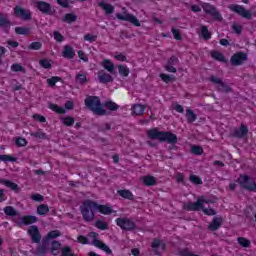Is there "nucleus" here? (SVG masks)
Listing matches in <instances>:
<instances>
[{"label":"nucleus","instance_id":"nucleus-53","mask_svg":"<svg viewBox=\"0 0 256 256\" xmlns=\"http://www.w3.org/2000/svg\"><path fill=\"white\" fill-rule=\"evenodd\" d=\"M114 59H116V61L125 62V61H127V56H125V54H123V53H116V54H114Z\"/></svg>","mask_w":256,"mask_h":256},{"label":"nucleus","instance_id":"nucleus-31","mask_svg":"<svg viewBox=\"0 0 256 256\" xmlns=\"http://www.w3.org/2000/svg\"><path fill=\"white\" fill-rule=\"evenodd\" d=\"M118 195L123 197V199H129L130 201L133 199V193L129 190H119Z\"/></svg>","mask_w":256,"mask_h":256},{"label":"nucleus","instance_id":"nucleus-24","mask_svg":"<svg viewBox=\"0 0 256 256\" xmlns=\"http://www.w3.org/2000/svg\"><path fill=\"white\" fill-rule=\"evenodd\" d=\"M33 223H37V217L35 216H24L20 218L21 225H31Z\"/></svg>","mask_w":256,"mask_h":256},{"label":"nucleus","instance_id":"nucleus-37","mask_svg":"<svg viewBox=\"0 0 256 256\" xmlns=\"http://www.w3.org/2000/svg\"><path fill=\"white\" fill-rule=\"evenodd\" d=\"M31 137H35L36 139H47V134L43 132V130H37L36 132L30 133Z\"/></svg>","mask_w":256,"mask_h":256},{"label":"nucleus","instance_id":"nucleus-42","mask_svg":"<svg viewBox=\"0 0 256 256\" xmlns=\"http://www.w3.org/2000/svg\"><path fill=\"white\" fill-rule=\"evenodd\" d=\"M59 81H61V77L59 76H53L52 78L47 79V83L50 87H55V84L59 83Z\"/></svg>","mask_w":256,"mask_h":256},{"label":"nucleus","instance_id":"nucleus-23","mask_svg":"<svg viewBox=\"0 0 256 256\" xmlns=\"http://www.w3.org/2000/svg\"><path fill=\"white\" fill-rule=\"evenodd\" d=\"M101 65L106 69V71H108V73H113V71H115V64L109 59H104Z\"/></svg>","mask_w":256,"mask_h":256},{"label":"nucleus","instance_id":"nucleus-60","mask_svg":"<svg viewBox=\"0 0 256 256\" xmlns=\"http://www.w3.org/2000/svg\"><path fill=\"white\" fill-rule=\"evenodd\" d=\"M78 57L79 59H81L82 61H84V63H87L89 61V58L87 57V55L85 54V52L83 51H78Z\"/></svg>","mask_w":256,"mask_h":256},{"label":"nucleus","instance_id":"nucleus-7","mask_svg":"<svg viewBox=\"0 0 256 256\" xmlns=\"http://www.w3.org/2000/svg\"><path fill=\"white\" fill-rule=\"evenodd\" d=\"M116 17L120 20V21H128V23H131L132 25H134L135 27H141V22H139V20L137 19V17H135V15L133 14H129L127 12V10L123 9L122 12L117 13Z\"/></svg>","mask_w":256,"mask_h":256},{"label":"nucleus","instance_id":"nucleus-58","mask_svg":"<svg viewBox=\"0 0 256 256\" xmlns=\"http://www.w3.org/2000/svg\"><path fill=\"white\" fill-rule=\"evenodd\" d=\"M210 81L211 83H214V85H217V87H219V85L223 82L221 78H217L215 76H211Z\"/></svg>","mask_w":256,"mask_h":256},{"label":"nucleus","instance_id":"nucleus-26","mask_svg":"<svg viewBox=\"0 0 256 256\" xmlns=\"http://www.w3.org/2000/svg\"><path fill=\"white\" fill-rule=\"evenodd\" d=\"M249 133L247 126L241 124L240 128L234 132L235 137H245Z\"/></svg>","mask_w":256,"mask_h":256},{"label":"nucleus","instance_id":"nucleus-50","mask_svg":"<svg viewBox=\"0 0 256 256\" xmlns=\"http://www.w3.org/2000/svg\"><path fill=\"white\" fill-rule=\"evenodd\" d=\"M238 243L242 247H249L251 245V241L247 240V238L240 237L238 238Z\"/></svg>","mask_w":256,"mask_h":256},{"label":"nucleus","instance_id":"nucleus-14","mask_svg":"<svg viewBox=\"0 0 256 256\" xmlns=\"http://www.w3.org/2000/svg\"><path fill=\"white\" fill-rule=\"evenodd\" d=\"M36 7L38 10L41 11V13H44V15H51V4L43 1L36 2Z\"/></svg>","mask_w":256,"mask_h":256},{"label":"nucleus","instance_id":"nucleus-27","mask_svg":"<svg viewBox=\"0 0 256 256\" xmlns=\"http://www.w3.org/2000/svg\"><path fill=\"white\" fill-rule=\"evenodd\" d=\"M76 83H79V85H85L87 83V73L85 72H79L76 74Z\"/></svg>","mask_w":256,"mask_h":256},{"label":"nucleus","instance_id":"nucleus-54","mask_svg":"<svg viewBox=\"0 0 256 256\" xmlns=\"http://www.w3.org/2000/svg\"><path fill=\"white\" fill-rule=\"evenodd\" d=\"M9 25V20H7V16L0 15V27H7Z\"/></svg>","mask_w":256,"mask_h":256},{"label":"nucleus","instance_id":"nucleus-48","mask_svg":"<svg viewBox=\"0 0 256 256\" xmlns=\"http://www.w3.org/2000/svg\"><path fill=\"white\" fill-rule=\"evenodd\" d=\"M191 153L194 155H203V148L201 146H192Z\"/></svg>","mask_w":256,"mask_h":256},{"label":"nucleus","instance_id":"nucleus-12","mask_svg":"<svg viewBox=\"0 0 256 256\" xmlns=\"http://www.w3.org/2000/svg\"><path fill=\"white\" fill-rule=\"evenodd\" d=\"M244 61H247V54L243 52H237L231 57L232 65L238 66L244 63Z\"/></svg>","mask_w":256,"mask_h":256},{"label":"nucleus","instance_id":"nucleus-52","mask_svg":"<svg viewBox=\"0 0 256 256\" xmlns=\"http://www.w3.org/2000/svg\"><path fill=\"white\" fill-rule=\"evenodd\" d=\"M84 40H85V41H89V43H95V41H97V35L86 34V35L84 36Z\"/></svg>","mask_w":256,"mask_h":256},{"label":"nucleus","instance_id":"nucleus-15","mask_svg":"<svg viewBox=\"0 0 256 256\" xmlns=\"http://www.w3.org/2000/svg\"><path fill=\"white\" fill-rule=\"evenodd\" d=\"M98 81L101 83H113V76L105 72V70H101L98 72Z\"/></svg>","mask_w":256,"mask_h":256},{"label":"nucleus","instance_id":"nucleus-22","mask_svg":"<svg viewBox=\"0 0 256 256\" xmlns=\"http://www.w3.org/2000/svg\"><path fill=\"white\" fill-rule=\"evenodd\" d=\"M96 211H99L102 215H111L113 209L107 205H99L96 203Z\"/></svg>","mask_w":256,"mask_h":256},{"label":"nucleus","instance_id":"nucleus-19","mask_svg":"<svg viewBox=\"0 0 256 256\" xmlns=\"http://www.w3.org/2000/svg\"><path fill=\"white\" fill-rule=\"evenodd\" d=\"M141 181L147 187H151L153 185H156V183H157V179L154 176H151V175L142 176Z\"/></svg>","mask_w":256,"mask_h":256},{"label":"nucleus","instance_id":"nucleus-33","mask_svg":"<svg viewBox=\"0 0 256 256\" xmlns=\"http://www.w3.org/2000/svg\"><path fill=\"white\" fill-rule=\"evenodd\" d=\"M15 33H17V35H29L31 33V29L27 27H16Z\"/></svg>","mask_w":256,"mask_h":256},{"label":"nucleus","instance_id":"nucleus-41","mask_svg":"<svg viewBox=\"0 0 256 256\" xmlns=\"http://www.w3.org/2000/svg\"><path fill=\"white\" fill-rule=\"evenodd\" d=\"M201 36L203 37V39H211V32H209V30L207 29V26H202L201 27Z\"/></svg>","mask_w":256,"mask_h":256},{"label":"nucleus","instance_id":"nucleus-11","mask_svg":"<svg viewBox=\"0 0 256 256\" xmlns=\"http://www.w3.org/2000/svg\"><path fill=\"white\" fill-rule=\"evenodd\" d=\"M14 15L19 19H23V21H29V19H31V11L22 8L21 6H16L14 8Z\"/></svg>","mask_w":256,"mask_h":256},{"label":"nucleus","instance_id":"nucleus-47","mask_svg":"<svg viewBox=\"0 0 256 256\" xmlns=\"http://www.w3.org/2000/svg\"><path fill=\"white\" fill-rule=\"evenodd\" d=\"M190 181H191V183H194V185H202L203 184V180H201V178H199V176H197V175H191Z\"/></svg>","mask_w":256,"mask_h":256},{"label":"nucleus","instance_id":"nucleus-56","mask_svg":"<svg viewBox=\"0 0 256 256\" xmlns=\"http://www.w3.org/2000/svg\"><path fill=\"white\" fill-rule=\"evenodd\" d=\"M33 119L34 121H38L39 123H45L47 121V119L40 114H34Z\"/></svg>","mask_w":256,"mask_h":256},{"label":"nucleus","instance_id":"nucleus-2","mask_svg":"<svg viewBox=\"0 0 256 256\" xmlns=\"http://www.w3.org/2000/svg\"><path fill=\"white\" fill-rule=\"evenodd\" d=\"M85 105L90 111L94 113V115H107V111L103 109V105H101V100L97 96H88L85 99Z\"/></svg>","mask_w":256,"mask_h":256},{"label":"nucleus","instance_id":"nucleus-38","mask_svg":"<svg viewBox=\"0 0 256 256\" xmlns=\"http://www.w3.org/2000/svg\"><path fill=\"white\" fill-rule=\"evenodd\" d=\"M60 249H61V243H59L57 241L52 242V247H51L52 255H59Z\"/></svg>","mask_w":256,"mask_h":256},{"label":"nucleus","instance_id":"nucleus-34","mask_svg":"<svg viewBox=\"0 0 256 256\" xmlns=\"http://www.w3.org/2000/svg\"><path fill=\"white\" fill-rule=\"evenodd\" d=\"M49 109H51L55 113H59L60 115H64V113H66L65 108L60 107V106H58L56 104H50L49 105Z\"/></svg>","mask_w":256,"mask_h":256},{"label":"nucleus","instance_id":"nucleus-3","mask_svg":"<svg viewBox=\"0 0 256 256\" xmlns=\"http://www.w3.org/2000/svg\"><path fill=\"white\" fill-rule=\"evenodd\" d=\"M149 139H158V141H166L167 143H177V136L171 132H161L157 128L148 130Z\"/></svg>","mask_w":256,"mask_h":256},{"label":"nucleus","instance_id":"nucleus-40","mask_svg":"<svg viewBox=\"0 0 256 256\" xmlns=\"http://www.w3.org/2000/svg\"><path fill=\"white\" fill-rule=\"evenodd\" d=\"M104 107H106V109H109V111H117L119 109V105L111 101L105 102Z\"/></svg>","mask_w":256,"mask_h":256},{"label":"nucleus","instance_id":"nucleus-45","mask_svg":"<svg viewBox=\"0 0 256 256\" xmlns=\"http://www.w3.org/2000/svg\"><path fill=\"white\" fill-rule=\"evenodd\" d=\"M160 78L164 83H171V81H175V77L167 74H160Z\"/></svg>","mask_w":256,"mask_h":256},{"label":"nucleus","instance_id":"nucleus-61","mask_svg":"<svg viewBox=\"0 0 256 256\" xmlns=\"http://www.w3.org/2000/svg\"><path fill=\"white\" fill-rule=\"evenodd\" d=\"M62 256H73V253H71V248L68 246L62 248Z\"/></svg>","mask_w":256,"mask_h":256},{"label":"nucleus","instance_id":"nucleus-16","mask_svg":"<svg viewBox=\"0 0 256 256\" xmlns=\"http://www.w3.org/2000/svg\"><path fill=\"white\" fill-rule=\"evenodd\" d=\"M152 249L156 253V255H159L162 251H165V244L163 241L159 239H155L152 242Z\"/></svg>","mask_w":256,"mask_h":256},{"label":"nucleus","instance_id":"nucleus-30","mask_svg":"<svg viewBox=\"0 0 256 256\" xmlns=\"http://www.w3.org/2000/svg\"><path fill=\"white\" fill-rule=\"evenodd\" d=\"M186 119L188 123H194V121H197V115L195 112H193V110L188 109L186 110Z\"/></svg>","mask_w":256,"mask_h":256},{"label":"nucleus","instance_id":"nucleus-25","mask_svg":"<svg viewBox=\"0 0 256 256\" xmlns=\"http://www.w3.org/2000/svg\"><path fill=\"white\" fill-rule=\"evenodd\" d=\"M146 107L142 104H134L132 106V115H143L145 112Z\"/></svg>","mask_w":256,"mask_h":256},{"label":"nucleus","instance_id":"nucleus-63","mask_svg":"<svg viewBox=\"0 0 256 256\" xmlns=\"http://www.w3.org/2000/svg\"><path fill=\"white\" fill-rule=\"evenodd\" d=\"M172 34L174 35V39L181 41V32L179 30L172 28Z\"/></svg>","mask_w":256,"mask_h":256},{"label":"nucleus","instance_id":"nucleus-55","mask_svg":"<svg viewBox=\"0 0 256 256\" xmlns=\"http://www.w3.org/2000/svg\"><path fill=\"white\" fill-rule=\"evenodd\" d=\"M0 161H11V162H15L17 161V159L13 158L11 155H0Z\"/></svg>","mask_w":256,"mask_h":256},{"label":"nucleus","instance_id":"nucleus-5","mask_svg":"<svg viewBox=\"0 0 256 256\" xmlns=\"http://www.w3.org/2000/svg\"><path fill=\"white\" fill-rule=\"evenodd\" d=\"M90 239H92V245L94 247H97V249H101V251H104V253H107V255H111L113 251H111V248L107 246V244L103 243V241L99 240V234L96 232H90L89 235Z\"/></svg>","mask_w":256,"mask_h":256},{"label":"nucleus","instance_id":"nucleus-59","mask_svg":"<svg viewBox=\"0 0 256 256\" xmlns=\"http://www.w3.org/2000/svg\"><path fill=\"white\" fill-rule=\"evenodd\" d=\"M232 29L237 35L241 34V31H243V27L239 24H232Z\"/></svg>","mask_w":256,"mask_h":256},{"label":"nucleus","instance_id":"nucleus-20","mask_svg":"<svg viewBox=\"0 0 256 256\" xmlns=\"http://www.w3.org/2000/svg\"><path fill=\"white\" fill-rule=\"evenodd\" d=\"M99 7H101V9H103V11H105L106 15H111V13H113V11H115V7H113V5L102 1L99 2Z\"/></svg>","mask_w":256,"mask_h":256},{"label":"nucleus","instance_id":"nucleus-46","mask_svg":"<svg viewBox=\"0 0 256 256\" xmlns=\"http://www.w3.org/2000/svg\"><path fill=\"white\" fill-rule=\"evenodd\" d=\"M60 236H61V232H59V230H53L48 233V235L46 236V239H56V237H60Z\"/></svg>","mask_w":256,"mask_h":256},{"label":"nucleus","instance_id":"nucleus-32","mask_svg":"<svg viewBox=\"0 0 256 256\" xmlns=\"http://www.w3.org/2000/svg\"><path fill=\"white\" fill-rule=\"evenodd\" d=\"M61 123H63V125H66V127H71L75 123V119L71 116L63 117L61 118Z\"/></svg>","mask_w":256,"mask_h":256},{"label":"nucleus","instance_id":"nucleus-49","mask_svg":"<svg viewBox=\"0 0 256 256\" xmlns=\"http://www.w3.org/2000/svg\"><path fill=\"white\" fill-rule=\"evenodd\" d=\"M95 227L100 229L101 231H105L107 229V224L103 220L96 221Z\"/></svg>","mask_w":256,"mask_h":256},{"label":"nucleus","instance_id":"nucleus-4","mask_svg":"<svg viewBox=\"0 0 256 256\" xmlns=\"http://www.w3.org/2000/svg\"><path fill=\"white\" fill-rule=\"evenodd\" d=\"M97 208V203L86 200L83 202V204L80 206V211L82 213V217L84 220H86L88 223H91L93 219H95V211Z\"/></svg>","mask_w":256,"mask_h":256},{"label":"nucleus","instance_id":"nucleus-44","mask_svg":"<svg viewBox=\"0 0 256 256\" xmlns=\"http://www.w3.org/2000/svg\"><path fill=\"white\" fill-rule=\"evenodd\" d=\"M217 87L219 91H222V93H229V91H231V87L224 82H221V84Z\"/></svg>","mask_w":256,"mask_h":256},{"label":"nucleus","instance_id":"nucleus-29","mask_svg":"<svg viewBox=\"0 0 256 256\" xmlns=\"http://www.w3.org/2000/svg\"><path fill=\"white\" fill-rule=\"evenodd\" d=\"M62 21L64 23H75L77 21V15L70 13L63 16Z\"/></svg>","mask_w":256,"mask_h":256},{"label":"nucleus","instance_id":"nucleus-10","mask_svg":"<svg viewBox=\"0 0 256 256\" xmlns=\"http://www.w3.org/2000/svg\"><path fill=\"white\" fill-rule=\"evenodd\" d=\"M116 225L124 229V231H133V229H135V222L129 218H117Z\"/></svg>","mask_w":256,"mask_h":256},{"label":"nucleus","instance_id":"nucleus-13","mask_svg":"<svg viewBox=\"0 0 256 256\" xmlns=\"http://www.w3.org/2000/svg\"><path fill=\"white\" fill-rule=\"evenodd\" d=\"M28 233L33 241V243H39L41 241V234L39 233V228L35 225H32L28 229Z\"/></svg>","mask_w":256,"mask_h":256},{"label":"nucleus","instance_id":"nucleus-8","mask_svg":"<svg viewBox=\"0 0 256 256\" xmlns=\"http://www.w3.org/2000/svg\"><path fill=\"white\" fill-rule=\"evenodd\" d=\"M230 11H233L234 13H237L240 15V17H243L244 19H251L253 17V13L250 10H246L243 6L232 4L229 6Z\"/></svg>","mask_w":256,"mask_h":256},{"label":"nucleus","instance_id":"nucleus-64","mask_svg":"<svg viewBox=\"0 0 256 256\" xmlns=\"http://www.w3.org/2000/svg\"><path fill=\"white\" fill-rule=\"evenodd\" d=\"M54 39L55 41H58L59 43H61L63 41V35H61V33H59L58 31H55Z\"/></svg>","mask_w":256,"mask_h":256},{"label":"nucleus","instance_id":"nucleus-39","mask_svg":"<svg viewBox=\"0 0 256 256\" xmlns=\"http://www.w3.org/2000/svg\"><path fill=\"white\" fill-rule=\"evenodd\" d=\"M4 213H5V215H8L9 217H15V215H17V210H15V208H13V206H6L4 208Z\"/></svg>","mask_w":256,"mask_h":256},{"label":"nucleus","instance_id":"nucleus-6","mask_svg":"<svg viewBox=\"0 0 256 256\" xmlns=\"http://www.w3.org/2000/svg\"><path fill=\"white\" fill-rule=\"evenodd\" d=\"M238 183L242 189H246L247 191H255L256 183L255 180L247 175H242L238 178Z\"/></svg>","mask_w":256,"mask_h":256},{"label":"nucleus","instance_id":"nucleus-36","mask_svg":"<svg viewBox=\"0 0 256 256\" xmlns=\"http://www.w3.org/2000/svg\"><path fill=\"white\" fill-rule=\"evenodd\" d=\"M118 71L122 77H129L130 70L125 65H118Z\"/></svg>","mask_w":256,"mask_h":256},{"label":"nucleus","instance_id":"nucleus-62","mask_svg":"<svg viewBox=\"0 0 256 256\" xmlns=\"http://www.w3.org/2000/svg\"><path fill=\"white\" fill-rule=\"evenodd\" d=\"M11 69L14 72L25 71V69L23 68V66H21V64H13L11 66Z\"/></svg>","mask_w":256,"mask_h":256},{"label":"nucleus","instance_id":"nucleus-17","mask_svg":"<svg viewBox=\"0 0 256 256\" xmlns=\"http://www.w3.org/2000/svg\"><path fill=\"white\" fill-rule=\"evenodd\" d=\"M0 185H5V187H8L12 191H19V185L13 183L11 180L0 178Z\"/></svg>","mask_w":256,"mask_h":256},{"label":"nucleus","instance_id":"nucleus-43","mask_svg":"<svg viewBox=\"0 0 256 256\" xmlns=\"http://www.w3.org/2000/svg\"><path fill=\"white\" fill-rule=\"evenodd\" d=\"M43 47V44L41 42H32L29 46L28 49H31L32 51H39Z\"/></svg>","mask_w":256,"mask_h":256},{"label":"nucleus","instance_id":"nucleus-18","mask_svg":"<svg viewBox=\"0 0 256 256\" xmlns=\"http://www.w3.org/2000/svg\"><path fill=\"white\" fill-rule=\"evenodd\" d=\"M221 223H223V219L221 217H215L213 218L212 222L208 226V229L210 231H217V229L221 227Z\"/></svg>","mask_w":256,"mask_h":256},{"label":"nucleus","instance_id":"nucleus-1","mask_svg":"<svg viewBox=\"0 0 256 256\" xmlns=\"http://www.w3.org/2000/svg\"><path fill=\"white\" fill-rule=\"evenodd\" d=\"M205 203L209 204L213 203V201L202 196L198 198L196 202H189L184 204V209L186 211H199L202 209L205 215H215V210L211 208H205Z\"/></svg>","mask_w":256,"mask_h":256},{"label":"nucleus","instance_id":"nucleus-51","mask_svg":"<svg viewBox=\"0 0 256 256\" xmlns=\"http://www.w3.org/2000/svg\"><path fill=\"white\" fill-rule=\"evenodd\" d=\"M39 63L44 69H51V61L47 59H41Z\"/></svg>","mask_w":256,"mask_h":256},{"label":"nucleus","instance_id":"nucleus-9","mask_svg":"<svg viewBox=\"0 0 256 256\" xmlns=\"http://www.w3.org/2000/svg\"><path fill=\"white\" fill-rule=\"evenodd\" d=\"M202 9L205 11L208 15H211L215 21H223V16L213 7V5L208 3L202 4Z\"/></svg>","mask_w":256,"mask_h":256},{"label":"nucleus","instance_id":"nucleus-21","mask_svg":"<svg viewBox=\"0 0 256 256\" xmlns=\"http://www.w3.org/2000/svg\"><path fill=\"white\" fill-rule=\"evenodd\" d=\"M62 55L66 59H73V57H75V50H73V47L66 45V46H64Z\"/></svg>","mask_w":256,"mask_h":256},{"label":"nucleus","instance_id":"nucleus-57","mask_svg":"<svg viewBox=\"0 0 256 256\" xmlns=\"http://www.w3.org/2000/svg\"><path fill=\"white\" fill-rule=\"evenodd\" d=\"M16 145L18 147H25V145H27V140L25 138H18L16 139Z\"/></svg>","mask_w":256,"mask_h":256},{"label":"nucleus","instance_id":"nucleus-35","mask_svg":"<svg viewBox=\"0 0 256 256\" xmlns=\"http://www.w3.org/2000/svg\"><path fill=\"white\" fill-rule=\"evenodd\" d=\"M37 213L38 215H47L49 213V206L46 204L39 205L37 207Z\"/></svg>","mask_w":256,"mask_h":256},{"label":"nucleus","instance_id":"nucleus-28","mask_svg":"<svg viewBox=\"0 0 256 256\" xmlns=\"http://www.w3.org/2000/svg\"><path fill=\"white\" fill-rule=\"evenodd\" d=\"M211 57L216 61H220L222 63H225L227 61V59H225V56L219 51L211 52Z\"/></svg>","mask_w":256,"mask_h":256}]
</instances>
